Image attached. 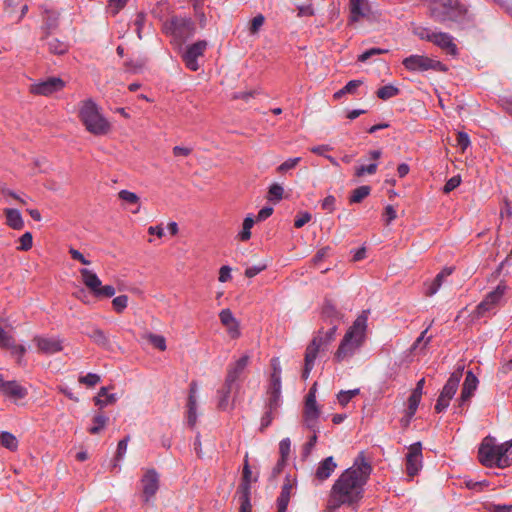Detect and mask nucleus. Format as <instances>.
Here are the masks:
<instances>
[{
	"label": "nucleus",
	"instance_id": "nucleus-30",
	"mask_svg": "<svg viewBox=\"0 0 512 512\" xmlns=\"http://www.w3.org/2000/svg\"><path fill=\"white\" fill-rule=\"evenodd\" d=\"M500 451L497 467L503 469L512 465V440L501 444Z\"/></svg>",
	"mask_w": 512,
	"mask_h": 512
},
{
	"label": "nucleus",
	"instance_id": "nucleus-55",
	"mask_svg": "<svg viewBox=\"0 0 512 512\" xmlns=\"http://www.w3.org/2000/svg\"><path fill=\"white\" fill-rule=\"evenodd\" d=\"M79 383L86 385L87 387H94L100 382V376L95 373H88L85 376L78 378Z\"/></svg>",
	"mask_w": 512,
	"mask_h": 512
},
{
	"label": "nucleus",
	"instance_id": "nucleus-49",
	"mask_svg": "<svg viewBox=\"0 0 512 512\" xmlns=\"http://www.w3.org/2000/svg\"><path fill=\"white\" fill-rule=\"evenodd\" d=\"M284 194L283 187L278 183H273L268 190L267 198L270 201L279 202L282 200Z\"/></svg>",
	"mask_w": 512,
	"mask_h": 512
},
{
	"label": "nucleus",
	"instance_id": "nucleus-24",
	"mask_svg": "<svg viewBox=\"0 0 512 512\" xmlns=\"http://www.w3.org/2000/svg\"><path fill=\"white\" fill-rule=\"evenodd\" d=\"M316 385L317 383L313 384L305 397L303 415L320 416V408L316 402Z\"/></svg>",
	"mask_w": 512,
	"mask_h": 512
},
{
	"label": "nucleus",
	"instance_id": "nucleus-53",
	"mask_svg": "<svg viewBox=\"0 0 512 512\" xmlns=\"http://www.w3.org/2000/svg\"><path fill=\"white\" fill-rule=\"evenodd\" d=\"M127 305H128V296L127 295H119L112 300L113 309L117 313H122L126 309Z\"/></svg>",
	"mask_w": 512,
	"mask_h": 512
},
{
	"label": "nucleus",
	"instance_id": "nucleus-2",
	"mask_svg": "<svg viewBox=\"0 0 512 512\" xmlns=\"http://www.w3.org/2000/svg\"><path fill=\"white\" fill-rule=\"evenodd\" d=\"M367 318L358 317L353 325L347 330L337 351L334 354V361L342 362L345 359L351 358L355 352L362 346L365 339Z\"/></svg>",
	"mask_w": 512,
	"mask_h": 512
},
{
	"label": "nucleus",
	"instance_id": "nucleus-15",
	"mask_svg": "<svg viewBox=\"0 0 512 512\" xmlns=\"http://www.w3.org/2000/svg\"><path fill=\"white\" fill-rule=\"evenodd\" d=\"M33 342L36 344L38 351L45 355H51L63 350V340L59 337L35 336Z\"/></svg>",
	"mask_w": 512,
	"mask_h": 512
},
{
	"label": "nucleus",
	"instance_id": "nucleus-54",
	"mask_svg": "<svg viewBox=\"0 0 512 512\" xmlns=\"http://www.w3.org/2000/svg\"><path fill=\"white\" fill-rule=\"evenodd\" d=\"M421 397L411 394L408 398V409L406 412V416L413 417L417 411V408L420 404Z\"/></svg>",
	"mask_w": 512,
	"mask_h": 512
},
{
	"label": "nucleus",
	"instance_id": "nucleus-56",
	"mask_svg": "<svg viewBox=\"0 0 512 512\" xmlns=\"http://www.w3.org/2000/svg\"><path fill=\"white\" fill-rule=\"evenodd\" d=\"M413 33L421 40L432 42L435 32H432L429 28L418 26L414 28Z\"/></svg>",
	"mask_w": 512,
	"mask_h": 512
},
{
	"label": "nucleus",
	"instance_id": "nucleus-34",
	"mask_svg": "<svg viewBox=\"0 0 512 512\" xmlns=\"http://www.w3.org/2000/svg\"><path fill=\"white\" fill-rule=\"evenodd\" d=\"M48 51L54 55H64L69 50V44L67 42L61 41L57 38L50 37L45 40Z\"/></svg>",
	"mask_w": 512,
	"mask_h": 512
},
{
	"label": "nucleus",
	"instance_id": "nucleus-3",
	"mask_svg": "<svg viewBox=\"0 0 512 512\" xmlns=\"http://www.w3.org/2000/svg\"><path fill=\"white\" fill-rule=\"evenodd\" d=\"M79 118L86 130L93 135H106L111 129L110 123L100 113L98 105L92 99L82 102Z\"/></svg>",
	"mask_w": 512,
	"mask_h": 512
},
{
	"label": "nucleus",
	"instance_id": "nucleus-41",
	"mask_svg": "<svg viewBox=\"0 0 512 512\" xmlns=\"http://www.w3.org/2000/svg\"><path fill=\"white\" fill-rule=\"evenodd\" d=\"M197 402L194 395L188 396L187 401V423L190 427H194L197 422Z\"/></svg>",
	"mask_w": 512,
	"mask_h": 512
},
{
	"label": "nucleus",
	"instance_id": "nucleus-10",
	"mask_svg": "<svg viewBox=\"0 0 512 512\" xmlns=\"http://www.w3.org/2000/svg\"><path fill=\"white\" fill-rule=\"evenodd\" d=\"M500 452V445H493L489 438H485L478 450L479 461L485 467H497Z\"/></svg>",
	"mask_w": 512,
	"mask_h": 512
},
{
	"label": "nucleus",
	"instance_id": "nucleus-32",
	"mask_svg": "<svg viewBox=\"0 0 512 512\" xmlns=\"http://www.w3.org/2000/svg\"><path fill=\"white\" fill-rule=\"evenodd\" d=\"M292 484L289 480L285 482L281 488L279 497L277 498V512H286L290 501Z\"/></svg>",
	"mask_w": 512,
	"mask_h": 512
},
{
	"label": "nucleus",
	"instance_id": "nucleus-51",
	"mask_svg": "<svg viewBox=\"0 0 512 512\" xmlns=\"http://www.w3.org/2000/svg\"><path fill=\"white\" fill-rule=\"evenodd\" d=\"M20 245L17 247V250L19 251H28L33 246V236L31 232H25L20 238H19Z\"/></svg>",
	"mask_w": 512,
	"mask_h": 512
},
{
	"label": "nucleus",
	"instance_id": "nucleus-12",
	"mask_svg": "<svg viewBox=\"0 0 512 512\" xmlns=\"http://www.w3.org/2000/svg\"><path fill=\"white\" fill-rule=\"evenodd\" d=\"M422 468V444L416 442L410 445L406 455V473L410 477L418 474Z\"/></svg>",
	"mask_w": 512,
	"mask_h": 512
},
{
	"label": "nucleus",
	"instance_id": "nucleus-5",
	"mask_svg": "<svg viewBox=\"0 0 512 512\" xmlns=\"http://www.w3.org/2000/svg\"><path fill=\"white\" fill-rule=\"evenodd\" d=\"M164 33L171 35L173 40L182 45L195 33V23L191 18L173 16L163 25Z\"/></svg>",
	"mask_w": 512,
	"mask_h": 512
},
{
	"label": "nucleus",
	"instance_id": "nucleus-25",
	"mask_svg": "<svg viewBox=\"0 0 512 512\" xmlns=\"http://www.w3.org/2000/svg\"><path fill=\"white\" fill-rule=\"evenodd\" d=\"M0 392L5 396L15 399H23L27 395V389L15 380L7 381Z\"/></svg>",
	"mask_w": 512,
	"mask_h": 512
},
{
	"label": "nucleus",
	"instance_id": "nucleus-60",
	"mask_svg": "<svg viewBox=\"0 0 512 512\" xmlns=\"http://www.w3.org/2000/svg\"><path fill=\"white\" fill-rule=\"evenodd\" d=\"M377 171V164L371 163L369 165H361L356 168L355 170V176L356 177H362L365 174H374Z\"/></svg>",
	"mask_w": 512,
	"mask_h": 512
},
{
	"label": "nucleus",
	"instance_id": "nucleus-35",
	"mask_svg": "<svg viewBox=\"0 0 512 512\" xmlns=\"http://www.w3.org/2000/svg\"><path fill=\"white\" fill-rule=\"evenodd\" d=\"M116 401V394H109L107 387H101L98 392V396L94 398L95 405L100 409L104 408L108 404H114Z\"/></svg>",
	"mask_w": 512,
	"mask_h": 512
},
{
	"label": "nucleus",
	"instance_id": "nucleus-52",
	"mask_svg": "<svg viewBox=\"0 0 512 512\" xmlns=\"http://www.w3.org/2000/svg\"><path fill=\"white\" fill-rule=\"evenodd\" d=\"M358 394H359V389L340 391L337 396L339 404L342 406H346L351 401V399Z\"/></svg>",
	"mask_w": 512,
	"mask_h": 512
},
{
	"label": "nucleus",
	"instance_id": "nucleus-33",
	"mask_svg": "<svg viewBox=\"0 0 512 512\" xmlns=\"http://www.w3.org/2000/svg\"><path fill=\"white\" fill-rule=\"evenodd\" d=\"M251 475L252 471L248 463V454H246L242 471V478L239 486L237 487V492H251Z\"/></svg>",
	"mask_w": 512,
	"mask_h": 512
},
{
	"label": "nucleus",
	"instance_id": "nucleus-50",
	"mask_svg": "<svg viewBox=\"0 0 512 512\" xmlns=\"http://www.w3.org/2000/svg\"><path fill=\"white\" fill-rule=\"evenodd\" d=\"M129 439H130V437L126 436L118 442L113 468H116L118 466L117 462L120 461L124 457L126 450H127V445H128Z\"/></svg>",
	"mask_w": 512,
	"mask_h": 512
},
{
	"label": "nucleus",
	"instance_id": "nucleus-29",
	"mask_svg": "<svg viewBox=\"0 0 512 512\" xmlns=\"http://www.w3.org/2000/svg\"><path fill=\"white\" fill-rule=\"evenodd\" d=\"M454 271V268L453 267H444L441 272H439L436 277L434 278V280L431 282V284L429 285L427 291H426V295L427 296H432L434 295L438 290L439 288L441 287L442 283H443V280L450 276Z\"/></svg>",
	"mask_w": 512,
	"mask_h": 512
},
{
	"label": "nucleus",
	"instance_id": "nucleus-42",
	"mask_svg": "<svg viewBox=\"0 0 512 512\" xmlns=\"http://www.w3.org/2000/svg\"><path fill=\"white\" fill-rule=\"evenodd\" d=\"M0 445L10 451H16L18 448V440L12 433L3 431L0 433Z\"/></svg>",
	"mask_w": 512,
	"mask_h": 512
},
{
	"label": "nucleus",
	"instance_id": "nucleus-13",
	"mask_svg": "<svg viewBox=\"0 0 512 512\" xmlns=\"http://www.w3.org/2000/svg\"><path fill=\"white\" fill-rule=\"evenodd\" d=\"M249 362L250 355L245 354L241 356L237 361L229 365L227 369V375L225 378V380L227 381V386H229L230 384H234L236 385V390H239V379L241 375L244 373L245 369L247 368Z\"/></svg>",
	"mask_w": 512,
	"mask_h": 512
},
{
	"label": "nucleus",
	"instance_id": "nucleus-47",
	"mask_svg": "<svg viewBox=\"0 0 512 512\" xmlns=\"http://www.w3.org/2000/svg\"><path fill=\"white\" fill-rule=\"evenodd\" d=\"M236 496L240 503L239 512H252L251 492H237Z\"/></svg>",
	"mask_w": 512,
	"mask_h": 512
},
{
	"label": "nucleus",
	"instance_id": "nucleus-63",
	"mask_svg": "<svg viewBox=\"0 0 512 512\" xmlns=\"http://www.w3.org/2000/svg\"><path fill=\"white\" fill-rule=\"evenodd\" d=\"M461 184V177L459 175L451 177L443 187V193L449 194Z\"/></svg>",
	"mask_w": 512,
	"mask_h": 512
},
{
	"label": "nucleus",
	"instance_id": "nucleus-11",
	"mask_svg": "<svg viewBox=\"0 0 512 512\" xmlns=\"http://www.w3.org/2000/svg\"><path fill=\"white\" fill-rule=\"evenodd\" d=\"M207 46V41L198 40L187 47L186 51L182 55V60L189 70L197 71L199 69L197 59L198 57L203 56Z\"/></svg>",
	"mask_w": 512,
	"mask_h": 512
},
{
	"label": "nucleus",
	"instance_id": "nucleus-28",
	"mask_svg": "<svg viewBox=\"0 0 512 512\" xmlns=\"http://www.w3.org/2000/svg\"><path fill=\"white\" fill-rule=\"evenodd\" d=\"M4 214L6 217V224L10 228L14 230H21L24 227V221L19 210L6 208L4 210Z\"/></svg>",
	"mask_w": 512,
	"mask_h": 512
},
{
	"label": "nucleus",
	"instance_id": "nucleus-14",
	"mask_svg": "<svg viewBox=\"0 0 512 512\" xmlns=\"http://www.w3.org/2000/svg\"><path fill=\"white\" fill-rule=\"evenodd\" d=\"M65 86L64 81L59 77H49L46 80L34 83L30 86V92L35 95L48 96L60 91Z\"/></svg>",
	"mask_w": 512,
	"mask_h": 512
},
{
	"label": "nucleus",
	"instance_id": "nucleus-23",
	"mask_svg": "<svg viewBox=\"0 0 512 512\" xmlns=\"http://www.w3.org/2000/svg\"><path fill=\"white\" fill-rule=\"evenodd\" d=\"M336 467L337 464L334 458L332 456L326 457L319 463L315 471V478L320 482L325 481L332 475Z\"/></svg>",
	"mask_w": 512,
	"mask_h": 512
},
{
	"label": "nucleus",
	"instance_id": "nucleus-20",
	"mask_svg": "<svg viewBox=\"0 0 512 512\" xmlns=\"http://www.w3.org/2000/svg\"><path fill=\"white\" fill-rule=\"evenodd\" d=\"M282 405V387L267 386L264 409L277 411Z\"/></svg>",
	"mask_w": 512,
	"mask_h": 512
},
{
	"label": "nucleus",
	"instance_id": "nucleus-43",
	"mask_svg": "<svg viewBox=\"0 0 512 512\" xmlns=\"http://www.w3.org/2000/svg\"><path fill=\"white\" fill-rule=\"evenodd\" d=\"M254 223L255 219L250 215L244 219L242 230L237 235V238L240 241L246 242L251 238V228L253 227Z\"/></svg>",
	"mask_w": 512,
	"mask_h": 512
},
{
	"label": "nucleus",
	"instance_id": "nucleus-8",
	"mask_svg": "<svg viewBox=\"0 0 512 512\" xmlns=\"http://www.w3.org/2000/svg\"><path fill=\"white\" fill-rule=\"evenodd\" d=\"M41 37L40 40H47L58 28L60 24V12L47 5H41Z\"/></svg>",
	"mask_w": 512,
	"mask_h": 512
},
{
	"label": "nucleus",
	"instance_id": "nucleus-19",
	"mask_svg": "<svg viewBox=\"0 0 512 512\" xmlns=\"http://www.w3.org/2000/svg\"><path fill=\"white\" fill-rule=\"evenodd\" d=\"M432 43L452 56H456L458 54V48L453 42V37L446 32H435Z\"/></svg>",
	"mask_w": 512,
	"mask_h": 512
},
{
	"label": "nucleus",
	"instance_id": "nucleus-38",
	"mask_svg": "<svg viewBox=\"0 0 512 512\" xmlns=\"http://www.w3.org/2000/svg\"><path fill=\"white\" fill-rule=\"evenodd\" d=\"M366 0H350V21L357 22L365 16L364 5Z\"/></svg>",
	"mask_w": 512,
	"mask_h": 512
},
{
	"label": "nucleus",
	"instance_id": "nucleus-36",
	"mask_svg": "<svg viewBox=\"0 0 512 512\" xmlns=\"http://www.w3.org/2000/svg\"><path fill=\"white\" fill-rule=\"evenodd\" d=\"M87 336L98 346L108 349L110 347L109 338L106 336L105 332L98 328L93 327L91 332L87 333Z\"/></svg>",
	"mask_w": 512,
	"mask_h": 512
},
{
	"label": "nucleus",
	"instance_id": "nucleus-44",
	"mask_svg": "<svg viewBox=\"0 0 512 512\" xmlns=\"http://www.w3.org/2000/svg\"><path fill=\"white\" fill-rule=\"evenodd\" d=\"M371 192V187L368 185L360 186L356 189H354L349 197V202L351 204L353 203H360L363 199H365L367 196H369Z\"/></svg>",
	"mask_w": 512,
	"mask_h": 512
},
{
	"label": "nucleus",
	"instance_id": "nucleus-59",
	"mask_svg": "<svg viewBox=\"0 0 512 512\" xmlns=\"http://www.w3.org/2000/svg\"><path fill=\"white\" fill-rule=\"evenodd\" d=\"M291 450V441L289 438H284L279 443L280 459L288 460V456Z\"/></svg>",
	"mask_w": 512,
	"mask_h": 512
},
{
	"label": "nucleus",
	"instance_id": "nucleus-22",
	"mask_svg": "<svg viewBox=\"0 0 512 512\" xmlns=\"http://www.w3.org/2000/svg\"><path fill=\"white\" fill-rule=\"evenodd\" d=\"M318 355V348L316 342L309 343L306 347L305 356H304V368L302 371V379H308L311 370L314 367V362Z\"/></svg>",
	"mask_w": 512,
	"mask_h": 512
},
{
	"label": "nucleus",
	"instance_id": "nucleus-4",
	"mask_svg": "<svg viewBox=\"0 0 512 512\" xmlns=\"http://www.w3.org/2000/svg\"><path fill=\"white\" fill-rule=\"evenodd\" d=\"M430 17L438 23H460L467 14V8L459 0H434L429 8Z\"/></svg>",
	"mask_w": 512,
	"mask_h": 512
},
{
	"label": "nucleus",
	"instance_id": "nucleus-62",
	"mask_svg": "<svg viewBox=\"0 0 512 512\" xmlns=\"http://www.w3.org/2000/svg\"><path fill=\"white\" fill-rule=\"evenodd\" d=\"M301 161L300 157L289 158L284 161L281 165L278 166L277 171L279 173L286 172L290 169H293L297 166V164Z\"/></svg>",
	"mask_w": 512,
	"mask_h": 512
},
{
	"label": "nucleus",
	"instance_id": "nucleus-48",
	"mask_svg": "<svg viewBox=\"0 0 512 512\" xmlns=\"http://www.w3.org/2000/svg\"><path fill=\"white\" fill-rule=\"evenodd\" d=\"M277 415V411L264 409L263 415L260 420L259 431L263 433L273 422Z\"/></svg>",
	"mask_w": 512,
	"mask_h": 512
},
{
	"label": "nucleus",
	"instance_id": "nucleus-17",
	"mask_svg": "<svg viewBox=\"0 0 512 512\" xmlns=\"http://www.w3.org/2000/svg\"><path fill=\"white\" fill-rule=\"evenodd\" d=\"M331 327L324 331L323 328L319 329L317 334L313 337L310 343L316 342L318 353L328 349L329 345L334 341L338 325H330Z\"/></svg>",
	"mask_w": 512,
	"mask_h": 512
},
{
	"label": "nucleus",
	"instance_id": "nucleus-18",
	"mask_svg": "<svg viewBox=\"0 0 512 512\" xmlns=\"http://www.w3.org/2000/svg\"><path fill=\"white\" fill-rule=\"evenodd\" d=\"M219 318L222 325L227 328L228 334L232 339L240 337L241 332L239 329V323L230 309H223L219 314Z\"/></svg>",
	"mask_w": 512,
	"mask_h": 512
},
{
	"label": "nucleus",
	"instance_id": "nucleus-7",
	"mask_svg": "<svg viewBox=\"0 0 512 512\" xmlns=\"http://www.w3.org/2000/svg\"><path fill=\"white\" fill-rule=\"evenodd\" d=\"M80 274L82 282L96 298H111L115 295V288L112 285L102 286L101 280L93 271L82 268L80 269Z\"/></svg>",
	"mask_w": 512,
	"mask_h": 512
},
{
	"label": "nucleus",
	"instance_id": "nucleus-16",
	"mask_svg": "<svg viewBox=\"0 0 512 512\" xmlns=\"http://www.w3.org/2000/svg\"><path fill=\"white\" fill-rule=\"evenodd\" d=\"M144 501L148 502L159 489V474L155 469H149L141 479Z\"/></svg>",
	"mask_w": 512,
	"mask_h": 512
},
{
	"label": "nucleus",
	"instance_id": "nucleus-9",
	"mask_svg": "<svg viewBox=\"0 0 512 512\" xmlns=\"http://www.w3.org/2000/svg\"><path fill=\"white\" fill-rule=\"evenodd\" d=\"M506 292V286L499 283L497 287L489 292L485 298L476 306L475 314L478 318L484 317L486 313L498 306Z\"/></svg>",
	"mask_w": 512,
	"mask_h": 512
},
{
	"label": "nucleus",
	"instance_id": "nucleus-6",
	"mask_svg": "<svg viewBox=\"0 0 512 512\" xmlns=\"http://www.w3.org/2000/svg\"><path fill=\"white\" fill-rule=\"evenodd\" d=\"M402 64L410 72H425L428 70L446 72L448 70V67L441 61L417 54L404 58Z\"/></svg>",
	"mask_w": 512,
	"mask_h": 512
},
{
	"label": "nucleus",
	"instance_id": "nucleus-26",
	"mask_svg": "<svg viewBox=\"0 0 512 512\" xmlns=\"http://www.w3.org/2000/svg\"><path fill=\"white\" fill-rule=\"evenodd\" d=\"M342 314L330 302L326 301L322 308V318L329 325H339L342 320Z\"/></svg>",
	"mask_w": 512,
	"mask_h": 512
},
{
	"label": "nucleus",
	"instance_id": "nucleus-1",
	"mask_svg": "<svg viewBox=\"0 0 512 512\" xmlns=\"http://www.w3.org/2000/svg\"><path fill=\"white\" fill-rule=\"evenodd\" d=\"M371 473V464L364 452H360L353 465L343 471L332 485L325 512H337L342 506L356 512L364 497V487Z\"/></svg>",
	"mask_w": 512,
	"mask_h": 512
},
{
	"label": "nucleus",
	"instance_id": "nucleus-40",
	"mask_svg": "<svg viewBox=\"0 0 512 512\" xmlns=\"http://www.w3.org/2000/svg\"><path fill=\"white\" fill-rule=\"evenodd\" d=\"M108 420L109 418L103 413H97L92 419L93 425L88 429V432L92 435L99 434L105 428Z\"/></svg>",
	"mask_w": 512,
	"mask_h": 512
},
{
	"label": "nucleus",
	"instance_id": "nucleus-57",
	"mask_svg": "<svg viewBox=\"0 0 512 512\" xmlns=\"http://www.w3.org/2000/svg\"><path fill=\"white\" fill-rule=\"evenodd\" d=\"M317 443V434L313 433L309 440L303 445L302 448V457L304 459L308 458Z\"/></svg>",
	"mask_w": 512,
	"mask_h": 512
},
{
	"label": "nucleus",
	"instance_id": "nucleus-61",
	"mask_svg": "<svg viewBox=\"0 0 512 512\" xmlns=\"http://www.w3.org/2000/svg\"><path fill=\"white\" fill-rule=\"evenodd\" d=\"M318 418H319V416L303 415L304 426L307 429L311 430L315 434H317V432H318V427H317Z\"/></svg>",
	"mask_w": 512,
	"mask_h": 512
},
{
	"label": "nucleus",
	"instance_id": "nucleus-46",
	"mask_svg": "<svg viewBox=\"0 0 512 512\" xmlns=\"http://www.w3.org/2000/svg\"><path fill=\"white\" fill-rule=\"evenodd\" d=\"M399 93H400L399 88H397L396 86L391 85V84L384 85V86L380 87L376 92L377 97L382 100H388L392 97L397 96Z\"/></svg>",
	"mask_w": 512,
	"mask_h": 512
},
{
	"label": "nucleus",
	"instance_id": "nucleus-27",
	"mask_svg": "<svg viewBox=\"0 0 512 512\" xmlns=\"http://www.w3.org/2000/svg\"><path fill=\"white\" fill-rule=\"evenodd\" d=\"M236 390V385L230 384L227 386V381L225 380L223 386L217 391L218 395V404L217 407L220 410H227L229 407L230 395L232 391Z\"/></svg>",
	"mask_w": 512,
	"mask_h": 512
},
{
	"label": "nucleus",
	"instance_id": "nucleus-21",
	"mask_svg": "<svg viewBox=\"0 0 512 512\" xmlns=\"http://www.w3.org/2000/svg\"><path fill=\"white\" fill-rule=\"evenodd\" d=\"M462 375H463V367L455 370L448 378V380L445 383V385L443 386L440 394H442L444 397L449 398L451 400L458 390Z\"/></svg>",
	"mask_w": 512,
	"mask_h": 512
},
{
	"label": "nucleus",
	"instance_id": "nucleus-45",
	"mask_svg": "<svg viewBox=\"0 0 512 512\" xmlns=\"http://www.w3.org/2000/svg\"><path fill=\"white\" fill-rule=\"evenodd\" d=\"M143 338L147 339L151 345H153L155 348H157L160 351H165L167 348L166 339L162 335L148 332L143 335Z\"/></svg>",
	"mask_w": 512,
	"mask_h": 512
},
{
	"label": "nucleus",
	"instance_id": "nucleus-37",
	"mask_svg": "<svg viewBox=\"0 0 512 512\" xmlns=\"http://www.w3.org/2000/svg\"><path fill=\"white\" fill-rule=\"evenodd\" d=\"M271 368L272 372L267 386L282 387L281 366L278 358L274 357L271 359Z\"/></svg>",
	"mask_w": 512,
	"mask_h": 512
},
{
	"label": "nucleus",
	"instance_id": "nucleus-39",
	"mask_svg": "<svg viewBox=\"0 0 512 512\" xmlns=\"http://www.w3.org/2000/svg\"><path fill=\"white\" fill-rule=\"evenodd\" d=\"M118 197L120 200L127 204L135 205L136 208L132 210V213H138L140 210V198L134 192L128 190H121L118 193Z\"/></svg>",
	"mask_w": 512,
	"mask_h": 512
},
{
	"label": "nucleus",
	"instance_id": "nucleus-64",
	"mask_svg": "<svg viewBox=\"0 0 512 512\" xmlns=\"http://www.w3.org/2000/svg\"><path fill=\"white\" fill-rule=\"evenodd\" d=\"M265 22V18L262 14H258L255 16L250 23L249 31L251 34H255L259 31V29L262 27V25Z\"/></svg>",
	"mask_w": 512,
	"mask_h": 512
},
{
	"label": "nucleus",
	"instance_id": "nucleus-31",
	"mask_svg": "<svg viewBox=\"0 0 512 512\" xmlns=\"http://www.w3.org/2000/svg\"><path fill=\"white\" fill-rule=\"evenodd\" d=\"M478 378L474 375L472 371H468L466 373V377L464 383L462 385L461 393H463V398H471L474 395V392L478 386Z\"/></svg>",
	"mask_w": 512,
	"mask_h": 512
},
{
	"label": "nucleus",
	"instance_id": "nucleus-58",
	"mask_svg": "<svg viewBox=\"0 0 512 512\" xmlns=\"http://www.w3.org/2000/svg\"><path fill=\"white\" fill-rule=\"evenodd\" d=\"M128 0H108V9L116 16L127 4Z\"/></svg>",
	"mask_w": 512,
	"mask_h": 512
}]
</instances>
